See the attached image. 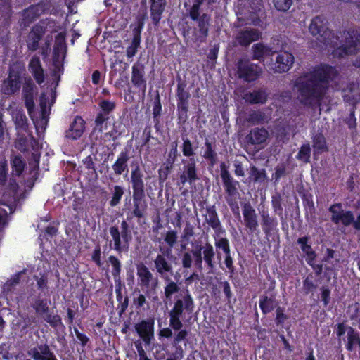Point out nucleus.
<instances>
[{"label": "nucleus", "instance_id": "f257e3e1", "mask_svg": "<svg viewBox=\"0 0 360 360\" xmlns=\"http://www.w3.org/2000/svg\"><path fill=\"white\" fill-rule=\"evenodd\" d=\"M338 76V71L335 67L326 63L315 66L312 71L299 77L295 83L300 102L309 107L320 104L326 94L330 82Z\"/></svg>", "mask_w": 360, "mask_h": 360}, {"label": "nucleus", "instance_id": "f03ea898", "mask_svg": "<svg viewBox=\"0 0 360 360\" xmlns=\"http://www.w3.org/2000/svg\"><path fill=\"white\" fill-rule=\"evenodd\" d=\"M195 302L188 289L181 290L174 297L172 307L168 311L169 326L174 330L183 328V321L194 312Z\"/></svg>", "mask_w": 360, "mask_h": 360}, {"label": "nucleus", "instance_id": "7ed1b4c3", "mask_svg": "<svg viewBox=\"0 0 360 360\" xmlns=\"http://www.w3.org/2000/svg\"><path fill=\"white\" fill-rule=\"evenodd\" d=\"M131 184L133 190V209L131 214L137 218V222L140 224L141 220L146 217L148 204L146 200L143 173L138 164L132 166Z\"/></svg>", "mask_w": 360, "mask_h": 360}, {"label": "nucleus", "instance_id": "20e7f679", "mask_svg": "<svg viewBox=\"0 0 360 360\" xmlns=\"http://www.w3.org/2000/svg\"><path fill=\"white\" fill-rule=\"evenodd\" d=\"M108 230L111 237L108 240L109 249L118 254L127 252L132 240L131 227L128 221L126 219L118 220L117 223L111 224Z\"/></svg>", "mask_w": 360, "mask_h": 360}, {"label": "nucleus", "instance_id": "39448f33", "mask_svg": "<svg viewBox=\"0 0 360 360\" xmlns=\"http://www.w3.org/2000/svg\"><path fill=\"white\" fill-rule=\"evenodd\" d=\"M220 176L225 191V200L233 214H239L238 199L240 197L238 187L239 181L234 179L230 174L228 166L225 162L220 164Z\"/></svg>", "mask_w": 360, "mask_h": 360}, {"label": "nucleus", "instance_id": "423d86ee", "mask_svg": "<svg viewBox=\"0 0 360 360\" xmlns=\"http://www.w3.org/2000/svg\"><path fill=\"white\" fill-rule=\"evenodd\" d=\"M341 43L333 50L332 54L335 58H345L356 55L360 50V31L356 28L349 27L344 32Z\"/></svg>", "mask_w": 360, "mask_h": 360}, {"label": "nucleus", "instance_id": "0eeeda50", "mask_svg": "<svg viewBox=\"0 0 360 360\" xmlns=\"http://www.w3.org/2000/svg\"><path fill=\"white\" fill-rule=\"evenodd\" d=\"M25 72L24 64L20 62L13 63L8 68V75L1 86V91L3 94L12 96L19 92L23 81Z\"/></svg>", "mask_w": 360, "mask_h": 360}, {"label": "nucleus", "instance_id": "6e6552de", "mask_svg": "<svg viewBox=\"0 0 360 360\" xmlns=\"http://www.w3.org/2000/svg\"><path fill=\"white\" fill-rule=\"evenodd\" d=\"M191 96L187 89L186 81L178 78V84L176 90V98L177 102L176 114L178 122L184 124L188 119L189 100Z\"/></svg>", "mask_w": 360, "mask_h": 360}, {"label": "nucleus", "instance_id": "1a4fd4ad", "mask_svg": "<svg viewBox=\"0 0 360 360\" xmlns=\"http://www.w3.org/2000/svg\"><path fill=\"white\" fill-rule=\"evenodd\" d=\"M309 32L313 36L319 35L318 39L326 46L334 47L335 35L332 30L327 27V21L323 16H316L311 20Z\"/></svg>", "mask_w": 360, "mask_h": 360}, {"label": "nucleus", "instance_id": "9d476101", "mask_svg": "<svg viewBox=\"0 0 360 360\" xmlns=\"http://www.w3.org/2000/svg\"><path fill=\"white\" fill-rule=\"evenodd\" d=\"M236 68L238 77L247 82L256 81L262 73V68L259 65L246 58H240Z\"/></svg>", "mask_w": 360, "mask_h": 360}, {"label": "nucleus", "instance_id": "9b49d317", "mask_svg": "<svg viewBox=\"0 0 360 360\" xmlns=\"http://www.w3.org/2000/svg\"><path fill=\"white\" fill-rule=\"evenodd\" d=\"M205 212L206 213L204 215L205 220L214 232L213 235L214 240L216 241V238L220 239L226 238L225 236L226 229L224 228L219 219L215 205H212L206 206Z\"/></svg>", "mask_w": 360, "mask_h": 360}, {"label": "nucleus", "instance_id": "f8f14e48", "mask_svg": "<svg viewBox=\"0 0 360 360\" xmlns=\"http://www.w3.org/2000/svg\"><path fill=\"white\" fill-rule=\"evenodd\" d=\"M214 248H216L217 258L219 261L222 259V255H224V263L228 271L230 274H233L235 267L233 266V258L231 256V250L229 240L227 238L217 239L214 241Z\"/></svg>", "mask_w": 360, "mask_h": 360}, {"label": "nucleus", "instance_id": "ddd939ff", "mask_svg": "<svg viewBox=\"0 0 360 360\" xmlns=\"http://www.w3.org/2000/svg\"><path fill=\"white\" fill-rule=\"evenodd\" d=\"M188 16L197 23V32L195 34L196 40L200 42L205 41L209 35L211 15L208 13L200 14V12H197V14L193 15L192 13H188Z\"/></svg>", "mask_w": 360, "mask_h": 360}, {"label": "nucleus", "instance_id": "4468645a", "mask_svg": "<svg viewBox=\"0 0 360 360\" xmlns=\"http://www.w3.org/2000/svg\"><path fill=\"white\" fill-rule=\"evenodd\" d=\"M146 16L138 15L136 17L134 27L132 29V40L131 44L127 48L126 56L128 58L134 57L141 44V32L144 27Z\"/></svg>", "mask_w": 360, "mask_h": 360}, {"label": "nucleus", "instance_id": "2eb2a0df", "mask_svg": "<svg viewBox=\"0 0 360 360\" xmlns=\"http://www.w3.org/2000/svg\"><path fill=\"white\" fill-rule=\"evenodd\" d=\"M328 211L331 213L330 220L335 224L341 223L345 226L351 225L352 221V212L351 210L344 211L341 202H335L331 205Z\"/></svg>", "mask_w": 360, "mask_h": 360}, {"label": "nucleus", "instance_id": "dca6fc26", "mask_svg": "<svg viewBox=\"0 0 360 360\" xmlns=\"http://www.w3.org/2000/svg\"><path fill=\"white\" fill-rule=\"evenodd\" d=\"M44 11V5L41 3L30 5L21 12V18L19 21L21 27H29L37 20Z\"/></svg>", "mask_w": 360, "mask_h": 360}, {"label": "nucleus", "instance_id": "f3484780", "mask_svg": "<svg viewBox=\"0 0 360 360\" xmlns=\"http://www.w3.org/2000/svg\"><path fill=\"white\" fill-rule=\"evenodd\" d=\"M242 212L245 229L250 233H254L259 228L258 216L250 202L242 205Z\"/></svg>", "mask_w": 360, "mask_h": 360}, {"label": "nucleus", "instance_id": "a211bd4d", "mask_svg": "<svg viewBox=\"0 0 360 360\" xmlns=\"http://www.w3.org/2000/svg\"><path fill=\"white\" fill-rule=\"evenodd\" d=\"M45 32L46 27L42 20L32 27L26 41L29 51H35L39 48V41L42 39Z\"/></svg>", "mask_w": 360, "mask_h": 360}, {"label": "nucleus", "instance_id": "6ab92c4d", "mask_svg": "<svg viewBox=\"0 0 360 360\" xmlns=\"http://www.w3.org/2000/svg\"><path fill=\"white\" fill-rule=\"evenodd\" d=\"M131 80L135 88L139 89L143 94L146 93L147 80L145 75V66L143 64L136 62L132 65Z\"/></svg>", "mask_w": 360, "mask_h": 360}, {"label": "nucleus", "instance_id": "aec40b11", "mask_svg": "<svg viewBox=\"0 0 360 360\" xmlns=\"http://www.w3.org/2000/svg\"><path fill=\"white\" fill-rule=\"evenodd\" d=\"M154 320H141L134 326L135 330L146 345H150L154 338Z\"/></svg>", "mask_w": 360, "mask_h": 360}, {"label": "nucleus", "instance_id": "412c9836", "mask_svg": "<svg viewBox=\"0 0 360 360\" xmlns=\"http://www.w3.org/2000/svg\"><path fill=\"white\" fill-rule=\"evenodd\" d=\"M86 129V122L79 115L74 117L69 128L65 131L64 136L68 140H78L83 135Z\"/></svg>", "mask_w": 360, "mask_h": 360}, {"label": "nucleus", "instance_id": "4be33fe9", "mask_svg": "<svg viewBox=\"0 0 360 360\" xmlns=\"http://www.w3.org/2000/svg\"><path fill=\"white\" fill-rule=\"evenodd\" d=\"M260 217L262 229L266 238L269 239L278 233V221L275 217L270 215L268 211L264 210L260 212Z\"/></svg>", "mask_w": 360, "mask_h": 360}, {"label": "nucleus", "instance_id": "5701e85b", "mask_svg": "<svg viewBox=\"0 0 360 360\" xmlns=\"http://www.w3.org/2000/svg\"><path fill=\"white\" fill-rule=\"evenodd\" d=\"M198 179L196 161L194 158H190L187 163L184 165V170L180 174L179 181L183 185L186 183L192 185Z\"/></svg>", "mask_w": 360, "mask_h": 360}, {"label": "nucleus", "instance_id": "b1692460", "mask_svg": "<svg viewBox=\"0 0 360 360\" xmlns=\"http://www.w3.org/2000/svg\"><path fill=\"white\" fill-rule=\"evenodd\" d=\"M161 254H158L154 259V266L156 271L162 277L167 274H172L173 271L172 265L167 261L165 256L168 257L172 254L170 248L162 250L160 248Z\"/></svg>", "mask_w": 360, "mask_h": 360}, {"label": "nucleus", "instance_id": "393cba45", "mask_svg": "<svg viewBox=\"0 0 360 360\" xmlns=\"http://www.w3.org/2000/svg\"><path fill=\"white\" fill-rule=\"evenodd\" d=\"M33 360H58L47 343L37 344L28 352Z\"/></svg>", "mask_w": 360, "mask_h": 360}, {"label": "nucleus", "instance_id": "a878e982", "mask_svg": "<svg viewBox=\"0 0 360 360\" xmlns=\"http://www.w3.org/2000/svg\"><path fill=\"white\" fill-rule=\"evenodd\" d=\"M261 37V32L255 28H247L240 30L236 36L237 43L244 47L250 46Z\"/></svg>", "mask_w": 360, "mask_h": 360}, {"label": "nucleus", "instance_id": "bb28decb", "mask_svg": "<svg viewBox=\"0 0 360 360\" xmlns=\"http://www.w3.org/2000/svg\"><path fill=\"white\" fill-rule=\"evenodd\" d=\"M293 63L294 56L291 53L281 51L276 56L274 70L278 73L286 72L290 69Z\"/></svg>", "mask_w": 360, "mask_h": 360}, {"label": "nucleus", "instance_id": "cd10ccee", "mask_svg": "<svg viewBox=\"0 0 360 360\" xmlns=\"http://www.w3.org/2000/svg\"><path fill=\"white\" fill-rule=\"evenodd\" d=\"M28 70L37 84L41 85L45 81V72L39 56H33L28 63Z\"/></svg>", "mask_w": 360, "mask_h": 360}, {"label": "nucleus", "instance_id": "c85d7f7f", "mask_svg": "<svg viewBox=\"0 0 360 360\" xmlns=\"http://www.w3.org/2000/svg\"><path fill=\"white\" fill-rule=\"evenodd\" d=\"M259 308L264 315H266L279 306V302L276 299V293L267 295V292L260 296L259 301Z\"/></svg>", "mask_w": 360, "mask_h": 360}, {"label": "nucleus", "instance_id": "c756f323", "mask_svg": "<svg viewBox=\"0 0 360 360\" xmlns=\"http://www.w3.org/2000/svg\"><path fill=\"white\" fill-rule=\"evenodd\" d=\"M269 136L268 131L264 127L252 129L245 138L248 145H260L266 141Z\"/></svg>", "mask_w": 360, "mask_h": 360}, {"label": "nucleus", "instance_id": "7c9ffc66", "mask_svg": "<svg viewBox=\"0 0 360 360\" xmlns=\"http://www.w3.org/2000/svg\"><path fill=\"white\" fill-rule=\"evenodd\" d=\"M130 159L129 150L125 148L118 155L116 160L112 165L114 174L116 176L122 175L124 172H128V162Z\"/></svg>", "mask_w": 360, "mask_h": 360}, {"label": "nucleus", "instance_id": "2f4dec72", "mask_svg": "<svg viewBox=\"0 0 360 360\" xmlns=\"http://www.w3.org/2000/svg\"><path fill=\"white\" fill-rule=\"evenodd\" d=\"M166 5V0H150V18L155 26L160 24Z\"/></svg>", "mask_w": 360, "mask_h": 360}, {"label": "nucleus", "instance_id": "473e14b6", "mask_svg": "<svg viewBox=\"0 0 360 360\" xmlns=\"http://www.w3.org/2000/svg\"><path fill=\"white\" fill-rule=\"evenodd\" d=\"M243 99L251 105H263L268 100V94L264 89L259 88L245 93L243 96Z\"/></svg>", "mask_w": 360, "mask_h": 360}, {"label": "nucleus", "instance_id": "72a5a7b5", "mask_svg": "<svg viewBox=\"0 0 360 360\" xmlns=\"http://www.w3.org/2000/svg\"><path fill=\"white\" fill-rule=\"evenodd\" d=\"M297 243L300 245L301 250L304 253L306 262L311 264L312 261H315L317 257L316 252L313 250L309 243V237L307 236L300 237L297 240Z\"/></svg>", "mask_w": 360, "mask_h": 360}, {"label": "nucleus", "instance_id": "f704fd0d", "mask_svg": "<svg viewBox=\"0 0 360 360\" xmlns=\"http://www.w3.org/2000/svg\"><path fill=\"white\" fill-rule=\"evenodd\" d=\"M202 259L205 263V265L210 271H212L215 267L214 256L217 255L216 249L214 250L213 245L207 242L202 245Z\"/></svg>", "mask_w": 360, "mask_h": 360}, {"label": "nucleus", "instance_id": "c9c22d12", "mask_svg": "<svg viewBox=\"0 0 360 360\" xmlns=\"http://www.w3.org/2000/svg\"><path fill=\"white\" fill-rule=\"evenodd\" d=\"M253 60H264L265 56H271L274 51L269 46L260 42L255 44L252 47Z\"/></svg>", "mask_w": 360, "mask_h": 360}, {"label": "nucleus", "instance_id": "e433bc0d", "mask_svg": "<svg viewBox=\"0 0 360 360\" xmlns=\"http://www.w3.org/2000/svg\"><path fill=\"white\" fill-rule=\"evenodd\" d=\"M347 339L345 347L347 351L353 352L357 347L360 348V334L351 326L347 328Z\"/></svg>", "mask_w": 360, "mask_h": 360}, {"label": "nucleus", "instance_id": "4c0bfd02", "mask_svg": "<svg viewBox=\"0 0 360 360\" xmlns=\"http://www.w3.org/2000/svg\"><path fill=\"white\" fill-rule=\"evenodd\" d=\"M162 107L161 99L158 91H157L153 104V118L154 122V127L157 132L160 130V117L162 115Z\"/></svg>", "mask_w": 360, "mask_h": 360}, {"label": "nucleus", "instance_id": "58836bf2", "mask_svg": "<svg viewBox=\"0 0 360 360\" xmlns=\"http://www.w3.org/2000/svg\"><path fill=\"white\" fill-rule=\"evenodd\" d=\"M311 139L314 154H321L328 151L326 139L321 132L316 133Z\"/></svg>", "mask_w": 360, "mask_h": 360}, {"label": "nucleus", "instance_id": "ea45409f", "mask_svg": "<svg viewBox=\"0 0 360 360\" xmlns=\"http://www.w3.org/2000/svg\"><path fill=\"white\" fill-rule=\"evenodd\" d=\"M137 276L139 283L142 286L148 287L153 279V274L149 269L143 263L136 264Z\"/></svg>", "mask_w": 360, "mask_h": 360}, {"label": "nucleus", "instance_id": "a19ab883", "mask_svg": "<svg viewBox=\"0 0 360 360\" xmlns=\"http://www.w3.org/2000/svg\"><path fill=\"white\" fill-rule=\"evenodd\" d=\"M33 278L36 281V286L41 295H49L48 274L45 271H40L39 274L34 275Z\"/></svg>", "mask_w": 360, "mask_h": 360}, {"label": "nucleus", "instance_id": "79ce46f5", "mask_svg": "<svg viewBox=\"0 0 360 360\" xmlns=\"http://www.w3.org/2000/svg\"><path fill=\"white\" fill-rule=\"evenodd\" d=\"M246 120L249 124L258 125L266 122L267 117L264 112L261 110H257L250 112Z\"/></svg>", "mask_w": 360, "mask_h": 360}, {"label": "nucleus", "instance_id": "37998d69", "mask_svg": "<svg viewBox=\"0 0 360 360\" xmlns=\"http://www.w3.org/2000/svg\"><path fill=\"white\" fill-rule=\"evenodd\" d=\"M108 262L112 266L111 273L115 283L121 282L120 274L122 271V264L120 260L115 255H110L108 257Z\"/></svg>", "mask_w": 360, "mask_h": 360}, {"label": "nucleus", "instance_id": "c03bdc74", "mask_svg": "<svg viewBox=\"0 0 360 360\" xmlns=\"http://www.w3.org/2000/svg\"><path fill=\"white\" fill-rule=\"evenodd\" d=\"M50 303V300L41 298V293H39L38 297L34 300L32 307L37 314H45L49 312V305Z\"/></svg>", "mask_w": 360, "mask_h": 360}, {"label": "nucleus", "instance_id": "a18cd8bd", "mask_svg": "<svg viewBox=\"0 0 360 360\" xmlns=\"http://www.w3.org/2000/svg\"><path fill=\"white\" fill-rule=\"evenodd\" d=\"M11 165L12 171L15 173V176H20L25 169L26 163L22 156L15 155L12 158Z\"/></svg>", "mask_w": 360, "mask_h": 360}, {"label": "nucleus", "instance_id": "49530a36", "mask_svg": "<svg viewBox=\"0 0 360 360\" xmlns=\"http://www.w3.org/2000/svg\"><path fill=\"white\" fill-rule=\"evenodd\" d=\"M110 117L102 115L101 113L97 112L94 120V127L92 129V134L98 131L102 133L103 130L107 129V122L109 120Z\"/></svg>", "mask_w": 360, "mask_h": 360}, {"label": "nucleus", "instance_id": "de8ad7c7", "mask_svg": "<svg viewBox=\"0 0 360 360\" xmlns=\"http://www.w3.org/2000/svg\"><path fill=\"white\" fill-rule=\"evenodd\" d=\"M205 150L204 151L203 158L209 161L210 164L213 166L217 162V154L212 147V144L208 140L205 142Z\"/></svg>", "mask_w": 360, "mask_h": 360}, {"label": "nucleus", "instance_id": "09e8293b", "mask_svg": "<svg viewBox=\"0 0 360 360\" xmlns=\"http://www.w3.org/2000/svg\"><path fill=\"white\" fill-rule=\"evenodd\" d=\"M282 202L283 199L280 193L276 192L274 195H272L271 202L273 211L276 214L281 217V218H283V212Z\"/></svg>", "mask_w": 360, "mask_h": 360}, {"label": "nucleus", "instance_id": "8fccbe9b", "mask_svg": "<svg viewBox=\"0 0 360 360\" xmlns=\"http://www.w3.org/2000/svg\"><path fill=\"white\" fill-rule=\"evenodd\" d=\"M98 107V113L110 117V113H112L116 108V103L115 101L103 99L99 102Z\"/></svg>", "mask_w": 360, "mask_h": 360}, {"label": "nucleus", "instance_id": "3c124183", "mask_svg": "<svg viewBox=\"0 0 360 360\" xmlns=\"http://www.w3.org/2000/svg\"><path fill=\"white\" fill-rule=\"evenodd\" d=\"M288 175L287 165L285 163H280L274 168V172L271 175V179L275 184H277L281 178Z\"/></svg>", "mask_w": 360, "mask_h": 360}, {"label": "nucleus", "instance_id": "603ef678", "mask_svg": "<svg viewBox=\"0 0 360 360\" xmlns=\"http://www.w3.org/2000/svg\"><path fill=\"white\" fill-rule=\"evenodd\" d=\"M311 152V150L309 143H304L299 149L296 158L304 163H308L310 162Z\"/></svg>", "mask_w": 360, "mask_h": 360}, {"label": "nucleus", "instance_id": "864d4df0", "mask_svg": "<svg viewBox=\"0 0 360 360\" xmlns=\"http://www.w3.org/2000/svg\"><path fill=\"white\" fill-rule=\"evenodd\" d=\"M250 178L254 182H264L266 179V172L264 169H259L256 166L250 167Z\"/></svg>", "mask_w": 360, "mask_h": 360}, {"label": "nucleus", "instance_id": "5fc2aeb1", "mask_svg": "<svg viewBox=\"0 0 360 360\" xmlns=\"http://www.w3.org/2000/svg\"><path fill=\"white\" fill-rule=\"evenodd\" d=\"M302 283L303 290L306 295L309 293L313 294L318 287L317 284L314 281V276L312 274H309L305 278H304Z\"/></svg>", "mask_w": 360, "mask_h": 360}, {"label": "nucleus", "instance_id": "6e6d98bb", "mask_svg": "<svg viewBox=\"0 0 360 360\" xmlns=\"http://www.w3.org/2000/svg\"><path fill=\"white\" fill-rule=\"evenodd\" d=\"M202 251V245H195V248L192 249L191 252H190L194 258L195 266L200 270H201L202 268L203 259Z\"/></svg>", "mask_w": 360, "mask_h": 360}, {"label": "nucleus", "instance_id": "4d7b16f0", "mask_svg": "<svg viewBox=\"0 0 360 360\" xmlns=\"http://www.w3.org/2000/svg\"><path fill=\"white\" fill-rule=\"evenodd\" d=\"M124 193V188L121 186H115L113 187L112 196L109 202V205L111 207H115L120 204Z\"/></svg>", "mask_w": 360, "mask_h": 360}, {"label": "nucleus", "instance_id": "13d9d810", "mask_svg": "<svg viewBox=\"0 0 360 360\" xmlns=\"http://www.w3.org/2000/svg\"><path fill=\"white\" fill-rule=\"evenodd\" d=\"M22 85V97L33 96L35 84L30 77H25Z\"/></svg>", "mask_w": 360, "mask_h": 360}, {"label": "nucleus", "instance_id": "bf43d9fd", "mask_svg": "<svg viewBox=\"0 0 360 360\" xmlns=\"http://www.w3.org/2000/svg\"><path fill=\"white\" fill-rule=\"evenodd\" d=\"M183 144L181 146L182 153L185 157L193 158L195 152L191 140L185 136L182 137Z\"/></svg>", "mask_w": 360, "mask_h": 360}, {"label": "nucleus", "instance_id": "052dcab7", "mask_svg": "<svg viewBox=\"0 0 360 360\" xmlns=\"http://www.w3.org/2000/svg\"><path fill=\"white\" fill-rule=\"evenodd\" d=\"M179 285L172 281H170L164 288V295L167 299H170L174 294L180 292Z\"/></svg>", "mask_w": 360, "mask_h": 360}, {"label": "nucleus", "instance_id": "680f3d73", "mask_svg": "<svg viewBox=\"0 0 360 360\" xmlns=\"http://www.w3.org/2000/svg\"><path fill=\"white\" fill-rule=\"evenodd\" d=\"M356 107L351 108L349 115L344 119V122L351 130L356 129V118L355 117Z\"/></svg>", "mask_w": 360, "mask_h": 360}, {"label": "nucleus", "instance_id": "e2e57ef3", "mask_svg": "<svg viewBox=\"0 0 360 360\" xmlns=\"http://www.w3.org/2000/svg\"><path fill=\"white\" fill-rule=\"evenodd\" d=\"M179 156L178 142L177 141H174L171 143V148L167 155V162L174 164L177 160Z\"/></svg>", "mask_w": 360, "mask_h": 360}, {"label": "nucleus", "instance_id": "0e129e2a", "mask_svg": "<svg viewBox=\"0 0 360 360\" xmlns=\"http://www.w3.org/2000/svg\"><path fill=\"white\" fill-rule=\"evenodd\" d=\"M62 49H66L65 39V36L62 33H59L56 37V42L53 48L54 57H56V56L58 54V52Z\"/></svg>", "mask_w": 360, "mask_h": 360}, {"label": "nucleus", "instance_id": "69168bd1", "mask_svg": "<svg viewBox=\"0 0 360 360\" xmlns=\"http://www.w3.org/2000/svg\"><path fill=\"white\" fill-rule=\"evenodd\" d=\"M178 239L177 232L174 230L168 231L164 238L165 242L168 245L169 248L172 250L176 245Z\"/></svg>", "mask_w": 360, "mask_h": 360}, {"label": "nucleus", "instance_id": "338daca9", "mask_svg": "<svg viewBox=\"0 0 360 360\" xmlns=\"http://www.w3.org/2000/svg\"><path fill=\"white\" fill-rule=\"evenodd\" d=\"M46 316L44 318V320L50 324L52 328H57L59 326H63V323L62 322L61 318L59 315L55 314L52 315L50 314H46Z\"/></svg>", "mask_w": 360, "mask_h": 360}, {"label": "nucleus", "instance_id": "774afa93", "mask_svg": "<svg viewBox=\"0 0 360 360\" xmlns=\"http://www.w3.org/2000/svg\"><path fill=\"white\" fill-rule=\"evenodd\" d=\"M91 261L98 266L101 267L103 262L101 261V248L100 245L95 246L91 253Z\"/></svg>", "mask_w": 360, "mask_h": 360}]
</instances>
